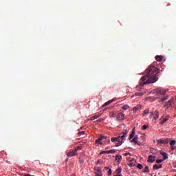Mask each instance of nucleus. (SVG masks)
Wrapping results in <instances>:
<instances>
[{"label":"nucleus","mask_w":176,"mask_h":176,"mask_svg":"<svg viewBox=\"0 0 176 176\" xmlns=\"http://www.w3.org/2000/svg\"><path fill=\"white\" fill-rule=\"evenodd\" d=\"M156 61H162L163 60V56L157 55L155 56Z\"/></svg>","instance_id":"20"},{"label":"nucleus","mask_w":176,"mask_h":176,"mask_svg":"<svg viewBox=\"0 0 176 176\" xmlns=\"http://www.w3.org/2000/svg\"><path fill=\"white\" fill-rule=\"evenodd\" d=\"M135 96H142V93H141V92H136L135 93Z\"/></svg>","instance_id":"40"},{"label":"nucleus","mask_w":176,"mask_h":176,"mask_svg":"<svg viewBox=\"0 0 176 176\" xmlns=\"http://www.w3.org/2000/svg\"><path fill=\"white\" fill-rule=\"evenodd\" d=\"M163 167L162 164H155L153 166V170H159V168H162Z\"/></svg>","instance_id":"15"},{"label":"nucleus","mask_w":176,"mask_h":176,"mask_svg":"<svg viewBox=\"0 0 176 176\" xmlns=\"http://www.w3.org/2000/svg\"><path fill=\"white\" fill-rule=\"evenodd\" d=\"M137 168H139V170H142L144 168V166L141 164H138L137 166Z\"/></svg>","instance_id":"29"},{"label":"nucleus","mask_w":176,"mask_h":176,"mask_svg":"<svg viewBox=\"0 0 176 176\" xmlns=\"http://www.w3.org/2000/svg\"><path fill=\"white\" fill-rule=\"evenodd\" d=\"M172 151H174L176 149V147H175L174 146H171Z\"/></svg>","instance_id":"44"},{"label":"nucleus","mask_w":176,"mask_h":176,"mask_svg":"<svg viewBox=\"0 0 176 176\" xmlns=\"http://www.w3.org/2000/svg\"><path fill=\"white\" fill-rule=\"evenodd\" d=\"M149 114V109H145L144 111L143 116H145V115H148Z\"/></svg>","instance_id":"26"},{"label":"nucleus","mask_w":176,"mask_h":176,"mask_svg":"<svg viewBox=\"0 0 176 176\" xmlns=\"http://www.w3.org/2000/svg\"><path fill=\"white\" fill-rule=\"evenodd\" d=\"M131 142H133L135 145L138 144V135H135L134 138L132 139Z\"/></svg>","instance_id":"14"},{"label":"nucleus","mask_w":176,"mask_h":176,"mask_svg":"<svg viewBox=\"0 0 176 176\" xmlns=\"http://www.w3.org/2000/svg\"><path fill=\"white\" fill-rule=\"evenodd\" d=\"M80 150H82V146H77V147H76V149L74 150V151H76V152L77 151H80Z\"/></svg>","instance_id":"34"},{"label":"nucleus","mask_w":176,"mask_h":176,"mask_svg":"<svg viewBox=\"0 0 176 176\" xmlns=\"http://www.w3.org/2000/svg\"><path fill=\"white\" fill-rule=\"evenodd\" d=\"M124 142H122V140H120V142H118V143H116V146H120V145H122V144H123Z\"/></svg>","instance_id":"28"},{"label":"nucleus","mask_w":176,"mask_h":176,"mask_svg":"<svg viewBox=\"0 0 176 176\" xmlns=\"http://www.w3.org/2000/svg\"><path fill=\"white\" fill-rule=\"evenodd\" d=\"M157 142H158V144H168V142H170V139L166 138L165 140H162V139H159L158 140H157Z\"/></svg>","instance_id":"7"},{"label":"nucleus","mask_w":176,"mask_h":176,"mask_svg":"<svg viewBox=\"0 0 176 176\" xmlns=\"http://www.w3.org/2000/svg\"><path fill=\"white\" fill-rule=\"evenodd\" d=\"M23 176H35V175H31L30 174H25V175H23Z\"/></svg>","instance_id":"45"},{"label":"nucleus","mask_w":176,"mask_h":176,"mask_svg":"<svg viewBox=\"0 0 176 176\" xmlns=\"http://www.w3.org/2000/svg\"><path fill=\"white\" fill-rule=\"evenodd\" d=\"M156 163H158V164L163 163V160H162V159H161V160H156Z\"/></svg>","instance_id":"38"},{"label":"nucleus","mask_w":176,"mask_h":176,"mask_svg":"<svg viewBox=\"0 0 176 176\" xmlns=\"http://www.w3.org/2000/svg\"><path fill=\"white\" fill-rule=\"evenodd\" d=\"M104 153H107V154H108V151H102V152L100 153V155H104Z\"/></svg>","instance_id":"43"},{"label":"nucleus","mask_w":176,"mask_h":176,"mask_svg":"<svg viewBox=\"0 0 176 176\" xmlns=\"http://www.w3.org/2000/svg\"><path fill=\"white\" fill-rule=\"evenodd\" d=\"M128 108H129V105L127 104H125L122 107V109H124V111H126Z\"/></svg>","instance_id":"32"},{"label":"nucleus","mask_w":176,"mask_h":176,"mask_svg":"<svg viewBox=\"0 0 176 176\" xmlns=\"http://www.w3.org/2000/svg\"><path fill=\"white\" fill-rule=\"evenodd\" d=\"M129 131H130L129 128H126V129H124L123 131L118 136V139L120 140V141L124 142L123 140L126 138V136L127 135V134H129Z\"/></svg>","instance_id":"2"},{"label":"nucleus","mask_w":176,"mask_h":176,"mask_svg":"<svg viewBox=\"0 0 176 176\" xmlns=\"http://www.w3.org/2000/svg\"><path fill=\"white\" fill-rule=\"evenodd\" d=\"M115 101V99H111L107 102H106L104 104L103 107H107L108 105H109L110 104H112V102H113Z\"/></svg>","instance_id":"16"},{"label":"nucleus","mask_w":176,"mask_h":176,"mask_svg":"<svg viewBox=\"0 0 176 176\" xmlns=\"http://www.w3.org/2000/svg\"><path fill=\"white\" fill-rule=\"evenodd\" d=\"M143 173H149V166H146L143 170Z\"/></svg>","instance_id":"30"},{"label":"nucleus","mask_w":176,"mask_h":176,"mask_svg":"<svg viewBox=\"0 0 176 176\" xmlns=\"http://www.w3.org/2000/svg\"><path fill=\"white\" fill-rule=\"evenodd\" d=\"M78 135H80V137H81L82 138H85V131H82L78 132Z\"/></svg>","instance_id":"25"},{"label":"nucleus","mask_w":176,"mask_h":176,"mask_svg":"<svg viewBox=\"0 0 176 176\" xmlns=\"http://www.w3.org/2000/svg\"><path fill=\"white\" fill-rule=\"evenodd\" d=\"M154 93L157 94V96H164L166 91L163 88H158L154 91Z\"/></svg>","instance_id":"3"},{"label":"nucleus","mask_w":176,"mask_h":176,"mask_svg":"<svg viewBox=\"0 0 176 176\" xmlns=\"http://www.w3.org/2000/svg\"><path fill=\"white\" fill-rule=\"evenodd\" d=\"M150 116H151V118H153V116H154V111H151V112H150Z\"/></svg>","instance_id":"42"},{"label":"nucleus","mask_w":176,"mask_h":176,"mask_svg":"<svg viewBox=\"0 0 176 176\" xmlns=\"http://www.w3.org/2000/svg\"><path fill=\"white\" fill-rule=\"evenodd\" d=\"M173 104H174V98H170L168 102H166L164 107L166 108V109H168V108H170Z\"/></svg>","instance_id":"4"},{"label":"nucleus","mask_w":176,"mask_h":176,"mask_svg":"<svg viewBox=\"0 0 176 176\" xmlns=\"http://www.w3.org/2000/svg\"><path fill=\"white\" fill-rule=\"evenodd\" d=\"M104 140H105V142H104L105 144H109V142H111V140L108 138Z\"/></svg>","instance_id":"35"},{"label":"nucleus","mask_w":176,"mask_h":176,"mask_svg":"<svg viewBox=\"0 0 176 176\" xmlns=\"http://www.w3.org/2000/svg\"><path fill=\"white\" fill-rule=\"evenodd\" d=\"M117 120H124V114L122 113H119L118 114H117Z\"/></svg>","instance_id":"8"},{"label":"nucleus","mask_w":176,"mask_h":176,"mask_svg":"<svg viewBox=\"0 0 176 176\" xmlns=\"http://www.w3.org/2000/svg\"><path fill=\"white\" fill-rule=\"evenodd\" d=\"M148 129V126L146 125H143L142 126V130H146Z\"/></svg>","instance_id":"36"},{"label":"nucleus","mask_w":176,"mask_h":176,"mask_svg":"<svg viewBox=\"0 0 176 176\" xmlns=\"http://www.w3.org/2000/svg\"><path fill=\"white\" fill-rule=\"evenodd\" d=\"M176 141L175 140H172L170 143V146H174L175 145Z\"/></svg>","instance_id":"31"},{"label":"nucleus","mask_w":176,"mask_h":176,"mask_svg":"<svg viewBox=\"0 0 176 176\" xmlns=\"http://www.w3.org/2000/svg\"><path fill=\"white\" fill-rule=\"evenodd\" d=\"M144 74L145 75L139 81L140 86H144V85H148V83H155V82H157L159 80V78H157L159 69L153 65H150L146 69Z\"/></svg>","instance_id":"1"},{"label":"nucleus","mask_w":176,"mask_h":176,"mask_svg":"<svg viewBox=\"0 0 176 176\" xmlns=\"http://www.w3.org/2000/svg\"><path fill=\"white\" fill-rule=\"evenodd\" d=\"M107 174H108V175H112V169H109Z\"/></svg>","instance_id":"39"},{"label":"nucleus","mask_w":176,"mask_h":176,"mask_svg":"<svg viewBox=\"0 0 176 176\" xmlns=\"http://www.w3.org/2000/svg\"><path fill=\"white\" fill-rule=\"evenodd\" d=\"M76 155V151H70L69 153H68L67 154V155L69 157H72V156H75Z\"/></svg>","instance_id":"11"},{"label":"nucleus","mask_w":176,"mask_h":176,"mask_svg":"<svg viewBox=\"0 0 176 176\" xmlns=\"http://www.w3.org/2000/svg\"><path fill=\"white\" fill-rule=\"evenodd\" d=\"M142 105L141 104H138L136 107H134L133 108V111H134V112H137V111H138V109H140V108H142Z\"/></svg>","instance_id":"17"},{"label":"nucleus","mask_w":176,"mask_h":176,"mask_svg":"<svg viewBox=\"0 0 176 176\" xmlns=\"http://www.w3.org/2000/svg\"><path fill=\"white\" fill-rule=\"evenodd\" d=\"M155 157H155L154 155H149L148 162V163H153V162H155Z\"/></svg>","instance_id":"10"},{"label":"nucleus","mask_w":176,"mask_h":176,"mask_svg":"<svg viewBox=\"0 0 176 176\" xmlns=\"http://www.w3.org/2000/svg\"><path fill=\"white\" fill-rule=\"evenodd\" d=\"M108 154L109 153H115L116 151L115 150H110V151H108Z\"/></svg>","instance_id":"37"},{"label":"nucleus","mask_w":176,"mask_h":176,"mask_svg":"<svg viewBox=\"0 0 176 176\" xmlns=\"http://www.w3.org/2000/svg\"><path fill=\"white\" fill-rule=\"evenodd\" d=\"M166 100H168V96L162 98L161 99H160L159 102H163L164 101H166Z\"/></svg>","instance_id":"24"},{"label":"nucleus","mask_w":176,"mask_h":176,"mask_svg":"<svg viewBox=\"0 0 176 176\" xmlns=\"http://www.w3.org/2000/svg\"><path fill=\"white\" fill-rule=\"evenodd\" d=\"M111 142H120V140L118 137L111 138Z\"/></svg>","instance_id":"18"},{"label":"nucleus","mask_w":176,"mask_h":176,"mask_svg":"<svg viewBox=\"0 0 176 176\" xmlns=\"http://www.w3.org/2000/svg\"><path fill=\"white\" fill-rule=\"evenodd\" d=\"M129 155H130V153H126L124 154V156H129Z\"/></svg>","instance_id":"46"},{"label":"nucleus","mask_w":176,"mask_h":176,"mask_svg":"<svg viewBox=\"0 0 176 176\" xmlns=\"http://www.w3.org/2000/svg\"><path fill=\"white\" fill-rule=\"evenodd\" d=\"M134 135H135V129H133L132 133L129 135V140H131L132 138H134Z\"/></svg>","instance_id":"19"},{"label":"nucleus","mask_w":176,"mask_h":176,"mask_svg":"<svg viewBox=\"0 0 176 176\" xmlns=\"http://www.w3.org/2000/svg\"><path fill=\"white\" fill-rule=\"evenodd\" d=\"M98 163H100V160H98V161H97V164H98Z\"/></svg>","instance_id":"47"},{"label":"nucleus","mask_w":176,"mask_h":176,"mask_svg":"<svg viewBox=\"0 0 176 176\" xmlns=\"http://www.w3.org/2000/svg\"><path fill=\"white\" fill-rule=\"evenodd\" d=\"M153 118L155 119V120H157L159 119V111L155 110L154 111Z\"/></svg>","instance_id":"12"},{"label":"nucleus","mask_w":176,"mask_h":176,"mask_svg":"<svg viewBox=\"0 0 176 176\" xmlns=\"http://www.w3.org/2000/svg\"><path fill=\"white\" fill-rule=\"evenodd\" d=\"M170 119V116H166L165 117V118H164L160 122V124H164V123H166V122H167V120H168Z\"/></svg>","instance_id":"13"},{"label":"nucleus","mask_w":176,"mask_h":176,"mask_svg":"<svg viewBox=\"0 0 176 176\" xmlns=\"http://www.w3.org/2000/svg\"><path fill=\"white\" fill-rule=\"evenodd\" d=\"M100 116H101V115H100V114L91 117V120H96V119H98V118H100Z\"/></svg>","instance_id":"21"},{"label":"nucleus","mask_w":176,"mask_h":176,"mask_svg":"<svg viewBox=\"0 0 176 176\" xmlns=\"http://www.w3.org/2000/svg\"><path fill=\"white\" fill-rule=\"evenodd\" d=\"M117 175H121L120 173H122V168H118L116 169Z\"/></svg>","instance_id":"27"},{"label":"nucleus","mask_w":176,"mask_h":176,"mask_svg":"<svg viewBox=\"0 0 176 176\" xmlns=\"http://www.w3.org/2000/svg\"><path fill=\"white\" fill-rule=\"evenodd\" d=\"M116 160H117V162H118L119 163H120V160H122V155H117L116 156Z\"/></svg>","instance_id":"22"},{"label":"nucleus","mask_w":176,"mask_h":176,"mask_svg":"<svg viewBox=\"0 0 176 176\" xmlns=\"http://www.w3.org/2000/svg\"><path fill=\"white\" fill-rule=\"evenodd\" d=\"M102 120H104V119L100 118V119L97 120L96 122H97L98 123H101V122H102Z\"/></svg>","instance_id":"41"},{"label":"nucleus","mask_w":176,"mask_h":176,"mask_svg":"<svg viewBox=\"0 0 176 176\" xmlns=\"http://www.w3.org/2000/svg\"><path fill=\"white\" fill-rule=\"evenodd\" d=\"M160 155H162V156H163L164 160H166V159H168V155L166 152L160 151Z\"/></svg>","instance_id":"9"},{"label":"nucleus","mask_w":176,"mask_h":176,"mask_svg":"<svg viewBox=\"0 0 176 176\" xmlns=\"http://www.w3.org/2000/svg\"><path fill=\"white\" fill-rule=\"evenodd\" d=\"M94 171L96 176H102V172L100 167H97L96 168H95Z\"/></svg>","instance_id":"6"},{"label":"nucleus","mask_w":176,"mask_h":176,"mask_svg":"<svg viewBox=\"0 0 176 176\" xmlns=\"http://www.w3.org/2000/svg\"><path fill=\"white\" fill-rule=\"evenodd\" d=\"M151 153H156V149L151 148L150 149Z\"/></svg>","instance_id":"33"},{"label":"nucleus","mask_w":176,"mask_h":176,"mask_svg":"<svg viewBox=\"0 0 176 176\" xmlns=\"http://www.w3.org/2000/svg\"><path fill=\"white\" fill-rule=\"evenodd\" d=\"M107 138H108V137L100 135V137L98 138L96 140V144H99L100 145H102V141H104V140H107Z\"/></svg>","instance_id":"5"},{"label":"nucleus","mask_w":176,"mask_h":176,"mask_svg":"<svg viewBox=\"0 0 176 176\" xmlns=\"http://www.w3.org/2000/svg\"><path fill=\"white\" fill-rule=\"evenodd\" d=\"M118 115V111H113L111 113L110 118H116Z\"/></svg>","instance_id":"23"}]
</instances>
